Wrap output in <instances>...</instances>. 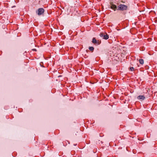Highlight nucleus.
<instances>
[{
  "label": "nucleus",
  "instance_id": "1",
  "mask_svg": "<svg viewBox=\"0 0 157 157\" xmlns=\"http://www.w3.org/2000/svg\"><path fill=\"white\" fill-rule=\"evenodd\" d=\"M128 6L125 5L123 4H121L117 7V10H126L127 9Z\"/></svg>",
  "mask_w": 157,
  "mask_h": 157
},
{
  "label": "nucleus",
  "instance_id": "2",
  "mask_svg": "<svg viewBox=\"0 0 157 157\" xmlns=\"http://www.w3.org/2000/svg\"><path fill=\"white\" fill-rule=\"evenodd\" d=\"M99 36L103 39L105 40H107L109 38V35L106 33H104L101 32L100 33Z\"/></svg>",
  "mask_w": 157,
  "mask_h": 157
},
{
  "label": "nucleus",
  "instance_id": "3",
  "mask_svg": "<svg viewBox=\"0 0 157 157\" xmlns=\"http://www.w3.org/2000/svg\"><path fill=\"white\" fill-rule=\"evenodd\" d=\"M44 12V10L43 8H39L36 11V13L38 16L43 14Z\"/></svg>",
  "mask_w": 157,
  "mask_h": 157
},
{
  "label": "nucleus",
  "instance_id": "4",
  "mask_svg": "<svg viewBox=\"0 0 157 157\" xmlns=\"http://www.w3.org/2000/svg\"><path fill=\"white\" fill-rule=\"evenodd\" d=\"M130 32L132 34H135L137 32V30L136 28L133 27L130 29Z\"/></svg>",
  "mask_w": 157,
  "mask_h": 157
},
{
  "label": "nucleus",
  "instance_id": "5",
  "mask_svg": "<svg viewBox=\"0 0 157 157\" xmlns=\"http://www.w3.org/2000/svg\"><path fill=\"white\" fill-rule=\"evenodd\" d=\"M92 42L93 43L97 45H99L100 43L98 42L94 37L93 38Z\"/></svg>",
  "mask_w": 157,
  "mask_h": 157
},
{
  "label": "nucleus",
  "instance_id": "6",
  "mask_svg": "<svg viewBox=\"0 0 157 157\" xmlns=\"http://www.w3.org/2000/svg\"><path fill=\"white\" fill-rule=\"evenodd\" d=\"M128 20H126L122 22L123 25H124V28L128 25Z\"/></svg>",
  "mask_w": 157,
  "mask_h": 157
},
{
  "label": "nucleus",
  "instance_id": "7",
  "mask_svg": "<svg viewBox=\"0 0 157 157\" xmlns=\"http://www.w3.org/2000/svg\"><path fill=\"white\" fill-rule=\"evenodd\" d=\"M145 98V97L143 95H140L138 96V99L142 101L144 100Z\"/></svg>",
  "mask_w": 157,
  "mask_h": 157
},
{
  "label": "nucleus",
  "instance_id": "8",
  "mask_svg": "<svg viewBox=\"0 0 157 157\" xmlns=\"http://www.w3.org/2000/svg\"><path fill=\"white\" fill-rule=\"evenodd\" d=\"M111 8L115 11L117 9V6L115 5H112L111 6Z\"/></svg>",
  "mask_w": 157,
  "mask_h": 157
},
{
  "label": "nucleus",
  "instance_id": "9",
  "mask_svg": "<svg viewBox=\"0 0 157 157\" xmlns=\"http://www.w3.org/2000/svg\"><path fill=\"white\" fill-rule=\"evenodd\" d=\"M139 63L141 65H143L144 63V60L143 59H140L139 60Z\"/></svg>",
  "mask_w": 157,
  "mask_h": 157
},
{
  "label": "nucleus",
  "instance_id": "10",
  "mask_svg": "<svg viewBox=\"0 0 157 157\" xmlns=\"http://www.w3.org/2000/svg\"><path fill=\"white\" fill-rule=\"evenodd\" d=\"M89 49L90 51L93 52L94 50V48L93 47L90 46L89 47Z\"/></svg>",
  "mask_w": 157,
  "mask_h": 157
},
{
  "label": "nucleus",
  "instance_id": "11",
  "mask_svg": "<svg viewBox=\"0 0 157 157\" xmlns=\"http://www.w3.org/2000/svg\"><path fill=\"white\" fill-rule=\"evenodd\" d=\"M129 70L132 71H134V72L136 71H135V69L133 67H129ZM134 73L135 74V73L134 72Z\"/></svg>",
  "mask_w": 157,
  "mask_h": 157
},
{
  "label": "nucleus",
  "instance_id": "12",
  "mask_svg": "<svg viewBox=\"0 0 157 157\" xmlns=\"http://www.w3.org/2000/svg\"><path fill=\"white\" fill-rule=\"evenodd\" d=\"M40 66L41 67H44V68H45V67L44 66V63L43 62H40Z\"/></svg>",
  "mask_w": 157,
  "mask_h": 157
},
{
  "label": "nucleus",
  "instance_id": "13",
  "mask_svg": "<svg viewBox=\"0 0 157 157\" xmlns=\"http://www.w3.org/2000/svg\"><path fill=\"white\" fill-rule=\"evenodd\" d=\"M133 154H136V150L135 149H133L132 151Z\"/></svg>",
  "mask_w": 157,
  "mask_h": 157
},
{
  "label": "nucleus",
  "instance_id": "14",
  "mask_svg": "<svg viewBox=\"0 0 157 157\" xmlns=\"http://www.w3.org/2000/svg\"><path fill=\"white\" fill-rule=\"evenodd\" d=\"M22 109H18V111L19 112H21L22 111Z\"/></svg>",
  "mask_w": 157,
  "mask_h": 157
},
{
  "label": "nucleus",
  "instance_id": "15",
  "mask_svg": "<svg viewBox=\"0 0 157 157\" xmlns=\"http://www.w3.org/2000/svg\"><path fill=\"white\" fill-rule=\"evenodd\" d=\"M32 50L33 51H36V49H32Z\"/></svg>",
  "mask_w": 157,
  "mask_h": 157
},
{
  "label": "nucleus",
  "instance_id": "16",
  "mask_svg": "<svg viewBox=\"0 0 157 157\" xmlns=\"http://www.w3.org/2000/svg\"><path fill=\"white\" fill-rule=\"evenodd\" d=\"M83 128H80V130L81 131H82L83 130Z\"/></svg>",
  "mask_w": 157,
  "mask_h": 157
},
{
  "label": "nucleus",
  "instance_id": "17",
  "mask_svg": "<svg viewBox=\"0 0 157 157\" xmlns=\"http://www.w3.org/2000/svg\"><path fill=\"white\" fill-rule=\"evenodd\" d=\"M73 145L74 146H76L77 145V144H73Z\"/></svg>",
  "mask_w": 157,
  "mask_h": 157
},
{
  "label": "nucleus",
  "instance_id": "18",
  "mask_svg": "<svg viewBox=\"0 0 157 157\" xmlns=\"http://www.w3.org/2000/svg\"><path fill=\"white\" fill-rule=\"evenodd\" d=\"M16 7L15 6H12V8H14V7Z\"/></svg>",
  "mask_w": 157,
  "mask_h": 157
},
{
  "label": "nucleus",
  "instance_id": "19",
  "mask_svg": "<svg viewBox=\"0 0 157 157\" xmlns=\"http://www.w3.org/2000/svg\"><path fill=\"white\" fill-rule=\"evenodd\" d=\"M59 34L60 35H61V34H62V32H59Z\"/></svg>",
  "mask_w": 157,
  "mask_h": 157
},
{
  "label": "nucleus",
  "instance_id": "20",
  "mask_svg": "<svg viewBox=\"0 0 157 157\" xmlns=\"http://www.w3.org/2000/svg\"><path fill=\"white\" fill-rule=\"evenodd\" d=\"M136 23H137V22H135V25H136Z\"/></svg>",
  "mask_w": 157,
  "mask_h": 157
},
{
  "label": "nucleus",
  "instance_id": "21",
  "mask_svg": "<svg viewBox=\"0 0 157 157\" xmlns=\"http://www.w3.org/2000/svg\"><path fill=\"white\" fill-rule=\"evenodd\" d=\"M62 9H64V7H63V8H62Z\"/></svg>",
  "mask_w": 157,
  "mask_h": 157
},
{
  "label": "nucleus",
  "instance_id": "22",
  "mask_svg": "<svg viewBox=\"0 0 157 157\" xmlns=\"http://www.w3.org/2000/svg\"><path fill=\"white\" fill-rule=\"evenodd\" d=\"M138 19H139V18L138 17Z\"/></svg>",
  "mask_w": 157,
  "mask_h": 157
},
{
  "label": "nucleus",
  "instance_id": "23",
  "mask_svg": "<svg viewBox=\"0 0 157 157\" xmlns=\"http://www.w3.org/2000/svg\"><path fill=\"white\" fill-rule=\"evenodd\" d=\"M138 38H139V37L138 36Z\"/></svg>",
  "mask_w": 157,
  "mask_h": 157
}]
</instances>
